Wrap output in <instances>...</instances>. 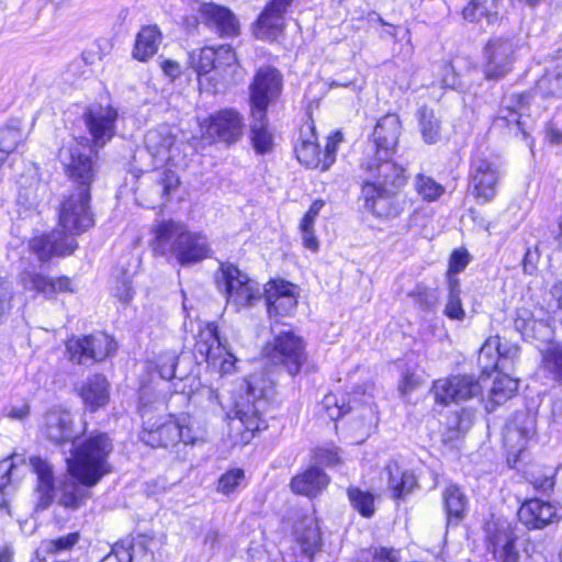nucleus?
<instances>
[{"label": "nucleus", "instance_id": "f257e3e1", "mask_svg": "<svg viewBox=\"0 0 562 562\" xmlns=\"http://www.w3.org/2000/svg\"><path fill=\"white\" fill-rule=\"evenodd\" d=\"M83 150L85 147L76 139H71L59 149L60 164L67 176L79 187L65 195L60 203L58 220L61 231H53L30 241V248L41 261H47L53 256L72 254L77 247L74 236L86 232L94 224L90 210V184L94 180L95 169Z\"/></svg>", "mask_w": 562, "mask_h": 562}, {"label": "nucleus", "instance_id": "f03ea898", "mask_svg": "<svg viewBox=\"0 0 562 562\" xmlns=\"http://www.w3.org/2000/svg\"><path fill=\"white\" fill-rule=\"evenodd\" d=\"M401 130L396 114L390 113L380 119L361 164L364 206L378 217H394L400 213L393 198L406 183V176L404 168L391 158L396 150Z\"/></svg>", "mask_w": 562, "mask_h": 562}, {"label": "nucleus", "instance_id": "7ed1b4c3", "mask_svg": "<svg viewBox=\"0 0 562 562\" xmlns=\"http://www.w3.org/2000/svg\"><path fill=\"white\" fill-rule=\"evenodd\" d=\"M154 254L173 257L181 266L200 262L211 255L206 236L188 229L181 222L161 221L154 227Z\"/></svg>", "mask_w": 562, "mask_h": 562}, {"label": "nucleus", "instance_id": "20e7f679", "mask_svg": "<svg viewBox=\"0 0 562 562\" xmlns=\"http://www.w3.org/2000/svg\"><path fill=\"white\" fill-rule=\"evenodd\" d=\"M189 65L198 75L199 83H209L214 93L235 83L239 77L240 65L228 45L194 49L189 54Z\"/></svg>", "mask_w": 562, "mask_h": 562}, {"label": "nucleus", "instance_id": "39448f33", "mask_svg": "<svg viewBox=\"0 0 562 562\" xmlns=\"http://www.w3.org/2000/svg\"><path fill=\"white\" fill-rule=\"evenodd\" d=\"M113 450L112 440L106 434H94L75 446L67 465L72 477L87 487L95 485L102 476L111 472L109 457Z\"/></svg>", "mask_w": 562, "mask_h": 562}, {"label": "nucleus", "instance_id": "423d86ee", "mask_svg": "<svg viewBox=\"0 0 562 562\" xmlns=\"http://www.w3.org/2000/svg\"><path fill=\"white\" fill-rule=\"evenodd\" d=\"M272 394L273 381L263 372L250 374L240 385L233 413L250 434L267 427L262 413Z\"/></svg>", "mask_w": 562, "mask_h": 562}, {"label": "nucleus", "instance_id": "0eeeda50", "mask_svg": "<svg viewBox=\"0 0 562 562\" xmlns=\"http://www.w3.org/2000/svg\"><path fill=\"white\" fill-rule=\"evenodd\" d=\"M217 284L224 289L227 305L235 311L251 307L263 296L259 283L234 265H222Z\"/></svg>", "mask_w": 562, "mask_h": 562}, {"label": "nucleus", "instance_id": "6e6552de", "mask_svg": "<svg viewBox=\"0 0 562 562\" xmlns=\"http://www.w3.org/2000/svg\"><path fill=\"white\" fill-rule=\"evenodd\" d=\"M116 344L104 333L74 336L65 344V357L74 364L90 367L114 352Z\"/></svg>", "mask_w": 562, "mask_h": 562}, {"label": "nucleus", "instance_id": "1a4fd4ad", "mask_svg": "<svg viewBox=\"0 0 562 562\" xmlns=\"http://www.w3.org/2000/svg\"><path fill=\"white\" fill-rule=\"evenodd\" d=\"M282 91V75L273 67H260L249 86L251 117L262 119Z\"/></svg>", "mask_w": 562, "mask_h": 562}, {"label": "nucleus", "instance_id": "9d476101", "mask_svg": "<svg viewBox=\"0 0 562 562\" xmlns=\"http://www.w3.org/2000/svg\"><path fill=\"white\" fill-rule=\"evenodd\" d=\"M194 351L221 374H228L235 370L237 359L220 339L214 323H207L199 330Z\"/></svg>", "mask_w": 562, "mask_h": 562}, {"label": "nucleus", "instance_id": "9b49d317", "mask_svg": "<svg viewBox=\"0 0 562 562\" xmlns=\"http://www.w3.org/2000/svg\"><path fill=\"white\" fill-rule=\"evenodd\" d=\"M263 355L272 363L283 366L291 375L300 372L306 359L304 341L290 330L280 333L267 344Z\"/></svg>", "mask_w": 562, "mask_h": 562}, {"label": "nucleus", "instance_id": "f8f14e48", "mask_svg": "<svg viewBox=\"0 0 562 562\" xmlns=\"http://www.w3.org/2000/svg\"><path fill=\"white\" fill-rule=\"evenodd\" d=\"M522 48L524 45L513 38H491L484 47L486 78L499 79L507 75Z\"/></svg>", "mask_w": 562, "mask_h": 562}, {"label": "nucleus", "instance_id": "ddd939ff", "mask_svg": "<svg viewBox=\"0 0 562 562\" xmlns=\"http://www.w3.org/2000/svg\"><path fill=\"white\" fill-rule=\"evenodd\" d=\"M145 145L157 164L168 165L180 156L183 143L178 127L164 124L147 132Z\"/></svg>", "mask_w": 562, "mask_h": 562}, {"label": "nucleus", "instance_id": "4468645a", "mask_svg": "<svg viewBox=\"0 0 562 562\" xmlns=\"http://www.w3.org/2000/svg\"><path fill=\"white\" fill-rule=\"evenodd\" d=\"M144 429L142 431V440L151 447H167L175 445L181 437L179 431L178 418L172 416H159L154 419L150 416L149 408L145 405L140 408Z\"/></svg>", "mask_w": 562, "mask_h": 562}, {"label": "nucleus", "instance_id": "2eb2a0df", "mask_svg": "<svg viewBox=\"0 0 562 562\" xmlns=\"http://www.w3.org/2000/svg\"><path fill=\"white\" fill-rule=\"evenodd\" d=\"M529 94L512 93L502 100L497 115L494 120L495 128H506L515 135L521 134L527 137L526 112L528 110Z\"/></svg>", "mask_w": 562, "mask_h": 562}, {"label": "nucleus", "instance_id": "dca6fc26", "mask_svg": "<svg viewBox=\"0 0 562 562\" xmlns=\"http://www.w3.org/2000/svg\"><path fill=\"white\" fill-rule=\"evenodd\" d=\"M501 178L498 164L492 159L477 155L471 162V182L473 193L482 202H490L496 195V188Z\"/></svg>", "mask_w": 562, "mask_h": 562}, {"label": "nucleus", "instance_id": "f3484780", "mask_svg": "<svg viewBox=\"0 0 562 562\" xmlns=\"http://www.w3.org/2000/svg\"><path fill=\"white\" fill-rule=\"evenodd\" d=\"M83 119L95 147H103L114 136L117 111L112 105L93 103L87 108Z\"/></svg>", "mask_w": 562, "mask_h": 562}, {"label": "nucleus", "instance_id": "a211bd4d", "mask_svg": "<svg viewBox=\"0 0 562 562\" xmlns=\"http://www.w3.org/2000/svg\"><path fill=\"white\" fill-rule=\"evenodd\" d=\"M481 391L480 383L469 375L439 379L432 385L436 402L442 405L467 401L481 394Z\"/></svg>", "mask_w": 562, "mask_h": 562}, {"label": "nucleus", "instance_id": "6ab92c4d", "mask_svg": "<svg viewBox=\"0 0 562 562\" xmlns=\"http://www.w3.org/2000/svg\"><path fill=\"white\" fill-rule=\"evenodd\" d=\"M243 131V117L232 109L221 110L205 122V134L227 144L236 143L241 137Z\"/></svg>", "mask_w": 562, "mask_h": 562}, {"label": "nucleus", "instance_id": "aec40b11", "mask_svg": "<svg viewBox=\"0 0 562 562\" xmlns=\"http://www.w3.org/2000/svg\"><path fill=\"white\" fill-rule=\"evenodd\" d=\"M263 295L270 318L291 315L297 304L295 286L284 280L267 283Z\"/></svg>", "mask_w": 562, "mask_h": 562}, {"label": "nucleus", "instance_id": "412c9836", "mask_svg": "<svg viewBox=\"0 0 562 562\" xmlns=\"http://www.w3.org/2000/svg\"><path fill=\"white\" fill-rule=\"evenodd\" d=\"M536 422L532 416L525 412L515 414L504 429V443L508 451L514 454L520 453L527 441L535 435Z\"/></svg>", "mask_w": 562, "mask_h": 562}, {"label": "nucleus", "instance_id": "4be33fe9", "mask_svg": "<svg viewBox=\"0 0 562 562\" xmlns=\"http://www.w3.org/2000/svg\"><path fill=\"white\" fill-rule=\"evenodd\" d=\"M560 509L539 498L524 503L518 512L519 520L529 529H541L560 518Z\"/></svg>", "mask_w": 562, "mask_h": 562}, {"label": "nucleus", "instance_id": "5701e85b", "mask_svg": "<svg viewBox=\"0 0 562 562\" xmlns=\"http://www.w3.org/2000/svg\"><path fill=\"white\" fill-rule=\"evenodd\" d=\"M42 431L55 443L72 441L76 434L72 429L70 412L63 408H52L44 416Z\"/></svg>", "mask_w": 562, "mask_h": 562}, {"label": "nucleus", "instance_id": "b1692460", "mask_svg": "<svg viewBox=\"0 0 562 562\" xmlns=\"http://www.w3.org/2000/svg\"><path fill=\"white\" fill-rule=\"evenodd\" d=\"M20 283L25 290L50 296L59 292H74L72 281L67 277L49 279L34 270L26 269L20 274Z\"/></svg>", "mask_w": 562, "mask_h": 562}, {"label": "nucleus", "instance_id": "393cba45", "mask_svg": "<svg viewBox=\"0 0 562 562\" xmlns=\"http://www.w3.org/2000/svg\"><path fill=\"white\" fill-rule=\"evenodd\" d=\"M31 465L37 476L35 488L36 509H46L54 501L55 481L52 467L43 459L31 458Z\"/></svg>", "mask_w": 562, "mask_h": 562}, {"label": "nucleus", "instance_id": "a878e982", "mask_svg": "<svg viewBox=\"0 0 562 562\" xmlns=\"http://www.w3.org/2000/svg\"><path fill=\"white\" fill-rule=\"evenodd\" d=\"M202 15L206 25L220 36H236L239 32V23L227 8L213 3L205 4Z\"/></svg>", "mask_w": 562, "mask_h": 562}, {"label": "nucleus", "instance_id": "bb28decb", "mask_svg": "<svg viewBox=\"0 0 562 562\" xmlns=\"http://www.w3.org/2000/svg\"><path fill=\"white\" fill-rule=\"evenodd\" d=\"M382 477L387 480V490L394 499L403 498L417 486L413 472L402 469L397 462L390 461L382 471Z\"/></svg>", "mask_w": 562, "mask_h": 562}, {"label": "nucleus", "instance_id": "cd10ccee", "mask_svg": "<svg viewBox=\"0 0 562 562\" xmlns=\"http://www.w3.org/2000/svg\"><path fill=\"white\" fill-rule=\"evenodd\" d=\"M109 382L102 374L88 376L81 384L80 396L86 406L94 412L108 404L110 398Z\"/></svg>", "mask_w": 562, "mask_h": 562}, {"label": "nucleus", "instance_id": "c85d7f7f", "mask_svg": "<svg viewBox=\"0 0 562 562\" xmlns=\"http://www.w3.org/2000/svg\"><path fill=\"white\" fill-rule=\"evenodd\" d=\"M148 191L147 207L156 209L167 203L169 194L178 188L179 177L170 169L156 171Z\"/></svg>", "mask_w": 562, "mask_h": 562}, {"label": "nucleus", "instance_id": "c756f323", "mask_svg": "<svg viewBox=\"0 0 562 562\" xmlns=\"http://www.w3.org/2000/svg\"><path fill=\"white\" fill-rule=\"evenodd\" d=\"M535 89L544 98L562 97V52L547 65L544 74L537 81Z\"/></svg>", "mask_w": 562, "mask_h": 562}, {"label": "nucleus", "instance_id": "7c9ffc66", "mask_svg": "<svg viewBox=\"0 0 562 562\" xmlns=\"http://www.w3.org/2000/svg\"><path fill=\"white\" fill-rule=\"evenodd\" d=\"M517 537L508 528H499L490 537V549L497 562H518Z\"/></svg>", "mask_w": 562, "mask_h": 562}, {"label": "nucleus", "instance_id": "2f4dec72", "mask_svg": "<svg viewBox=\"0 0 562 562\" xmlns=\"http://www.w3.org/2000/svg\"><path fill=\"white\" fill-rule=\"evenodd\" d=\"M297 160L307 168L321 169L323 166L322 151L316 143L314 127L307 125L301 130V139L295 147Z\"/></svg>", "mask_w": 562, "mask_h": 562}, {"label": "nucleus", "instance_id": "473e14b6", "mask_svg": "<svg viewBox=\"0 0 562 562\" xmlns=\"http://www.w3.org/2000/svg\"><path fill=\"white\" fill-rule=\"evenodd\" d=\"M328 481L322 469L312 467L292 479L291 488L296 494L313 497L327 486Z\"/></svg>", "mask_w": 562, "mask_h": 562}, {"label": "nucleus", "instance_id": "72a5a7b5", "mask_svg": "<svg viewBox=\"0 0 562 562\" xmlns=\"http://www.w3.org/2000/svg\"><path fill=\"white\" fill-rule=\"evenodd\" d=\"M294 535L302 551L312 557L321 547V531L317 520L312 515L304 516L294 526Z\"/></svg>", "mask_w": 562, "mask_h": 562}, {"label": "nucleus", "instance_id": "f704fd0d", "mask_svg": "<svg viewBox=\"0 0 562 562\" xmlns=\"http://www.w3.org/2000/svg\"><path fill=\"white\" fill-rule=\"evenodd\" d=\"M161 43V33L156 25H146L136 35L133 48V57L139 61H146L158 50Z\"/></svg>", "mask_w": 562, "mask_h": 562}, {"label": "nucleus", "instance_id": "c9c22d12", "mask_svg": "<svg viewBox=\"0 0 562 562\" xmlns=\"http://www.w3.org/2000/svg\"><path fill=\"white\" fill-rule=\"evenodd\" d=\"M539 370L553 383L562 384V342H551L540 351Z\"/></svg>", "mask_w": 562, "mask_h": 562}, {"label": "nucleus", "instance_id": "e433bc0d", "mask_svg": "<svg viewBox=\"0 0 562 562\" xmlns=\"http://www.w3.org/2000/svg\"><path fill=\"white\" fill-rule=\"evenodd\" d=\"M442 499L449 524H458L465 514L468 499L460 487L450 484L442 493Z\"/></svg>", "mask_w": 562, "mask_h": 562}, {"label": "nucleus", "instance_id": "4c0bfd02", "mask_svg": "<svg viewBox=\"0 0 562 562\" xmlns=\"http://www.w3.org/2000/svg\"><path fill=\"white\" fill-rule=\"evenodd\" d=\"M324 205L325 202L323 200H315L300 223L303 245L313 252L318 250V240L314 234V224Z\"/></svg>", "mask_w": 562, "mask_h": 562}, {"label": "nucleus", "instance_id": "58836bf2", "mask_svg": "<svg viewBox=\"0 0 562 562\" xmlns=\"http://www.w3.org/2000/svg\"><path fill=\"white\" fill-rule=\"evenodd\" d=\"M419 131L422 137L427 144H435L441 136L440 121L432 109L422 106L417 113Z\"/></svg>", "mask_w": 562, "mask_h": 562}, {"label": "nucleus", "instance_id": "ea45409f", "mask_svg": "<svg viewBox=\"0 0 562 562\" xmlns=\"http://www.w3.org/2000/svg\"><path fill=\"white\" fill-rule=\"evenodd\" d=\"M494 349L497 351V359L491 364L493 369H504L505 364L503 361L505 359H514L518 356V348L516 346L501 344L498 337H494L487 339L482 346L479 355V361L483 363V359L488 358Z\"/></svg>", "mask_w": 562, "mask_h": 562}, {"label": "nucleus", "instance_id": "a19ab883", "mask_svg": "<svg viewBox=\"0 0 562 562\" xmlns=\"http://www.w3.org/2000/svg\"><path fill=\"white\" fill-rule=\"evenodd\" d=\"M518 389V381L506 374L497 375L490 392L491 403L501 405L509 400Z\"/></svg>", "mask_w": 562, "mask_h": 562}, {"label": "nucleus", "instance_id": "79ce46f5", "mask_svg": "<svg viewBox=\"0 0 562 562\" xmlns=\"http://www.w3.org/2000/svg\"><path fill=\"white\" fill-rule=\"evenodd\" d=\"M78 533H68L65 537H60L53 540H44L35 551L36 560H46L49 554H56L61 551L69 550L78 542Z\"/></svg>", "mask_w": 562, "mask_h": 562}, {"label": "nucleus", "instance_id": "37998d69", "mask_svg": "<svg viewBox=\"0 0 562 562\" xmlns=\"http://www.w3.org/2000/svg\"><path fill=\"white\" fill-rule=\"evenodd\" d=\"M251 139L255 149L259 154H266L271 150L273 145V136L267 127V115L261 120L251 117Z\"/></svg>", "mask_w": 562, "mask_h": 562}, {"label": "nucleus", "instance_id": "c03bdc74", "mask_svg": "<svg viewBox=\"0 0 562 562\" xmlns=\"http://www.w3.org/2000/svg\"><path fill=\"white\" fill-rule=\"evenodd\" d=\"M83 486L74 482L72 479L65 481L61 487L59 504L70 509L80 507L89 496L88 491Z\"/></svg>", "mask_w": 562, "mask_h": 562}, {"label": "nucleus", "instance_id": "a18cd8bd", "mask_svg": "<svg viewBox=\"0 0 562 562\" xmlns=\"http://www.w3.org/2000/svg\"><path fill=\"white\" fill-rule=\"evenodd\" d=\"M347 495L351 506L366 518L373 516L375 512L374 495L368 491L358 487H349Z\"/></svg>", "mask_w": 562, "mask_h": 562}, {"label": "nucleus", "instance_id": "49530a36", "mask_svg": "<svg viewBox=\"0 0 562 562\" xmlns=\"http://www.w3.org/2000/svg\"><path fill=\"white\" fill-rule=\"evenodd\" d=\"M460 293L459 280L450 278L449 294L443 311L445 315L450 319L462 321L465 317V311L462 307Z\"/></svg>", "mask_w": 562, "mask_h": 562}, {"label": "nucleus", "instance_id": "de8ad7c7", "mask_svg": "<svg viewBox=\"0 0 562 562\" xmlns=\"http://www.w3.org/2000/svg\"><path fill=\"white\" fill-rule=\"evenodd\" d=\"M45 186L40 183V181H34L29 187L21 183L18 193V203L23 205L26 210H34L42 201Z\"/></svg>", "mask_w": 562, "mask_h": 562}, {"label": "nucleus", "instance_id": "09e8293b", "mask_svg": "<svg viewBox=\"0 0 562 562\" xmlns=\"http://www.w3.org/2000/svg\"><path fill=\"white\" fill-rule=\"evenodd\" d=\"M292 0H272L259 16V24L266 27H278L282 14L291 5Z\"/></svg>", "mask_w": 562, "mask_h": 562}, {"label": "nucleus", "instance_id": "8fccbe9b", "mask_svg": "<svg viewBox=\"0 0 562 562\" xmlns=\"http://www.w3.org/2000/svg\"><path fill=\"white\" fill-rule=\"evenodd\" d=\"M13 463L9 459L0 461V509L9 512L10 496L13 487L11 485V472L13 470Z\"/></svg>", "mask_w": 562, "mask_h": 562}, {"label": "nucleus", "instance_id": "3c124183", "mask_svg": "<svg viewBox=\"0 0 562 562\" xmlns=\"http://www.w3.org/2000/svg\"><path fill=\"white\" fill-rule=\"evenodd\" d=\"M415 188L417 193L427 201H435L445 192L441 184L437 183L432 178L424 175L417 176L415 180Z\"/></svg>", "mask_w": 562, "mask_h": 562}, {"label": "nucleus", "instance_id": "603ef678", "mask_svg": "<svg viewBox=\"0 0 562 562\" xmlns=\"http://www.w3.org/2000/svg\"><path fill=\"white\" fill-rule=\"evenodd\" d=\"M23 140L22 131L15 126H5L0 130V150L10 154Z\"/></svg>", "mask_w": 562, "mask_h": 562}, {"label": "nucleus", "instance_id": "864d4df0", "mask_svg": "<svg viewBox=\"0 0 562 562\" xmlns=\"http://www.w3.org/2000/svg\"><path fill=\"white\" fill-rule=\"evenodd\" d=\"M322 407L325 409L326 416L331 420L340 418L351 409L349 404H346L344 400L340 402L335 394L325 395Z\"/></svg>", "mask_w": 562, "mask_h": 562}, {"label": "nucleus", "instance_id": "5fc2aeb1", "mask_svg": "<svg viewBox=\"0 0 562 562\" xmlns=\"http://www.w3.org/2000/svg\"><path fill=\"white\" fill-rule=\"evenodd\" d=\"M244 477L245 473L241 469H232L220 477L217 491L228 495L239 486Z\"/></svg>", "mask_w": 562, "mask_h": 562}, {"label": "nucleus", "instance_id": "6e6d98bb", "mask_svg": "<svg viewBox=\"0 0 562 562\" xmlns=\"http://www.w3.org/2000/svg\"><path fill=\"white\" fill-rule=\"evenodd\" d=\"M178 423L179 431H181L179 441H182L186 445H193L202 438V431L193 427L192 420L189 416L178 418Z\"/></svg>", "mask_w": 562, "mask_h": 562}, {"label": "nucleus", "instance_id": "4d7b16f0", "mask_svg": "<svg viewBox=\"0 0 562 562\" xmlns=\"http://www.w3.org/2000/svg\"><path fill=\"white\" fill-rule=\"evenodd\" d=\"M177 357L172 352L165 353L159 357L157 362V370L161 379L171 380L177 379L175 374Z\"/></svg>", "mask_w": 562, "mask_h": 562}, {"label": "nucleus", "instance_id": "13d9d810", "mask_svg": "<svg viewBox=\"0 0 562 562\" xmlns=\"http://www.w3.org/2000/svg\"><path fill=\"white\" fill-rule=\"evenodd\" d=\"M342 136L340 133H335L327 138L324 151H322L323 166L322 171H326L335 161L338 144L341 142Z\"/></svg>", "mask_w": 562, "mask_h": 562}, {"label": "nucleus", "instance_id": "bf43d9fd", "mask_svg": "<svg viewBox=\"0 0 562 562\" xmlns=\"http://www.w3.org/2000/svg\"><path fill=\"white\" fill-rule=\"evenodd\" d=\"M13 291L11 283L4 278L0 277V323L9 314L11 310V301Z\"/></svg>", "mask_w": 562, "mask_h": 562}, {"label": "nucleus", "instance_id": "052dcab7", "mask_svg": "<svg viewBox=\"0 0 562 562\" xmlns=\"http://www.w3.org/2000/svg\"><path fill=\"white\" fill-rule=\"evenodd\" d=\"M463 19L468 22H479L483 16L492 19V14L486 13L485 5L480 0H471L462 11Z\"/></svg>", "mask_w": 562, "mask_h": 562}, {"label": "nucleus", "instance_id": "680f3d73", "mask_svg": "<svg viewBox=\"0 0 562 562\" xmlns=\"http://www.w3.org/2000/svg\"><path fill=\"white\" fill-rule=\"evenodd\" d=\"M31 412L30 404L25 400L11 403L4 408V415L13 420L22 422L29 417Z\"/></svg>", "mask_w": 562, "mask_h": 562}, {"label": "nucleus", "instance_id": "e2e57ef3", "mask_svg": "<svg viewBox=\"0 0 562 562\" xmlns=\"http://www.w3.org/2000/svg\"><path fill=\"white\" fill-rule=\"evenodd\" d=\"M113 295L123 303H128L133 299L132 281L130 276H124L112 289Z\"/></svg>", "mask_w": 562, "mask_h": 562}, {"label": "nucleus", "instance_id": "0e129e2a", "mask_svg": "<svg viewBox=\"0 0 562 562\" xmlns=\"http://www.w3.org/2000/svg\"><path fill=\"white\" fill-rule=\"evenodd\" d=\"M315 459L321 464H325L327 467H334L340 462L339 452L336 447L317 448L315 450Z\"/></svg>", "mask_w": 562, "mask_h": 562}, {"label": "nucleus", "instance_id": "69168bd1", "mask_svg": "<svg viewBox=\"0 0 562 562\" xmlns=\"http://www.w3.org/2000/svg\"><path fill=\"white\" fill-rule=\"evenodd\" d=\"M362 559L366 562H369V559H371V562H398L393 550H387L383 548L374 549L373 552H363Z\"/></svg>", "mask_w": 562, "mask_h": 562}, {"label": "nucleus", "instance_id": "338daca9", "mask_svg": "<svg viewBox=\"0 0 562 562\" xmlns=\"http://www.w3.org/2000/svg\"><path fill=\"white\" fill-rule=\"evenodd\" d=\"M100 562H132L131 549L124 544H115L112 551Z\"/></svg>", "mask_w": 562, "mask_h": 562}, {"label": "nucleus", "instance_id": "774afa93", "mask_svg": "<svg viewBox=\"0 0 562 562\" xmlns=\"http://www.w3.org/2000/svg\"><path fill=\"white\" fill-rule=\"evenodd\" d=\"M469 263V254L467 250H454L449 261V272L459 273Z\"/></svg>", "mask_w": 562, "mask_h": 562}]
</instances>
